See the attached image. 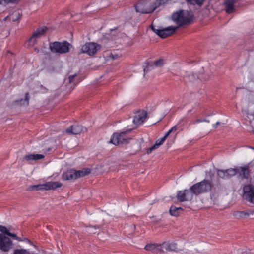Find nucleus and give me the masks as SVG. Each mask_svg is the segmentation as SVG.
<instances>
[{
  "mask_svg": "<svg viewBox=\"0 0 254 254\" xmlns=\"http://www.w3.org/2000/svg\"><path fill=\"white\" fill-rule=\"evenodd\" d=\"M47 30L46 27H42L37 29L29 39L27 43L29 46H33Z\"/></svg>",
  "mask_w": 254,
  "mask_h": 254,
  "instance_id": "f8f14e48",
  "label": "nucleus"
},
{
  "mask_svg": "<svg viewBox=\"0 0 254 254\" xmlns=\"http://www.w3.org/2000/svg\"><path fill=\"white\" fill-rule=\"evenodd\" d=\"M242 112H247L252 111L254 108V98L249 97L244 99L241 102Z\"/></svg>",
  "mask_w": 254,
  "mask_h": 254,
  "instance_id": "4468645a",
  "label": "nucleus"
},
{
  "mask_svg": "<svg viewBox=\"0 0 254 254\" xmlns=\"http://www.w3.org/2000/svg\"><path fill=\"white\" fill-rule=\"evenodd\" d=\"M45 156L40 154H28L25 155L22 158L23 161L31 162L33 161H37L43 159Z\"/></svg>",
  "mask_w": 254,
  "mask_h": 254,
  "instance_id": "a211bd4d",
  "label": "nucleus"
},
{
  "mask_svg": "<svg viewBox=\"0 0 254 254\" xmlns=\"http://www.w3.org/2000/svg\"><path fill=\"white\" fill-rule=\"evenodd\" d=\"M146 117L147 113L145 111L142 110L137 112L133 117L132 127L128 130L130 131L142 124Z\"/></svg>",
  "mask_w": 254,
  "mask_h": 254,
  "instance_id": "1a4fd4ad",
  "label": "nucleus"
},
{
  "mask_svg": "<svg viewBox=\"0 0 254 254\" xmlns=\"http://www.w3.org/2000/svg\"><path fill=\"white\" fill-rule=\"evenodd\" d=\"M76 175L77 179L82 177L90 173V169L88 168H84L80 170H76Z\"/></svg>",
  "mask_w": 254,
  "mask_h": 254,
  "instance_id": "b1692460",
  "label": "nucleus"
},
{
  "mask_svg": "<svg viewBox=\"0 0 254 254\" xmlns=\"http://www.w3.org/2000/svg\"><path fill=\"white\" fill-rule=\"evenodd\" d=\"M243 197L247 201L254 204V186L247 185L244 187Z\"/></svg>",
  "mask_w": 254,
  "mask_h": 254,
  "instance_id": "9d476101",
  "label": "nucleus"
},
{
  "mask_svg": "<svg viewBox=\"0 0 254 254\" xmlns=\"http://www.w3.org/2000/svg\"><path fill=\"white\" fill-rule=\"evenodd\" d=\"M218 175L221 178L228 179V174L226 170H218L217 172Z\"/></svg>",
  "mask_w": 254,
  "mask_h": 254,
  "instance_id": "c756f323",
  "label": "nucleus"
},
{
  "mask_svg": "<svg viewBox=\"0 0 254 254\" xmlns=\"http://www.w3.org/2000/svg\"><path fill=\"white\" fill-rule=\"evenodd\" d=\"M129 131V130L128 129L120 133H114L111 138L110 142L115 145L127 142V138L126 136V134Z\"/></svg>",
  "mask_w": 254,
  "mask_h": 254,
  "instance_id": "6e6552de",
  "label": "nucleus"
},
{
  "mask_svg": "<svg viewBox=\"0 0 254 254\" xmlns=\"http://www.w3.org/2000/svg\"><path fill=\"white\" fill-rule=\"evenodd\" d=\"M167 138V137H166V136L164 135V136L163 138H162L161 139L157 140L156 141L155 144L158 145L160 146L161 145H162L163 143V142L165 141V140Z\"/></svg>",
  "mask_w": 254,
  "mask_h": 254,
  "instance_id": "2f4dec72",
  "label": "nucleus"
},
{
  "mask_svg": "<svg viewBox=\"0 0 254 254\" xmlns=\"http://www.w3.org/2000/svg\"><path fill=\"white\" fill-rule=\"evenodd\" d=\"M181 207H176L175 206H172L170 208V213L172 216H177L179 214V211L182 210Z\"/></svg>",
  "mask_w": 254,
  "mask_h": 254,
  "instance_id": "a878e982",
  "label": "nucleus"
},
{
  "mask_svg": "<svg viewBox=\"0 0 254 254\" xmlns=\"http://www.w3.org/2000/svg\"><path fill=\"white\" fill-rule=\"evenodd\" d=\"M161 4V0H140L135 5L137 12L150 13L154 11Z\"/></svg>",
  "mask_w": 254,
  "mask_h": 254,
  "instance_id": "f257e3e1",
  "label": "nucleus"
},
{
  "mask_svg": "<svg viewBox=\"0 0 254 254\" xmlns=\"http://www.w3.org/2000/svg\"><path fill=\"white\" fill-rule=\"evenodd\" d=\"M211 188V183L207 180H204L192 186L190 188V190L192 194L198 195L209 191Z\"/></svg>",
  "mask_w": 254,
  "mask_h": 254,
  "instance_id": "7ed1b4c3",
  "label": "nucleus"
},
{
  "mask_svg": "<svg viewBox=\"0 0 254 254\" xmlns=\"http://www.w3.org/2000/svg\"><path fill=\"white\" fill-rule=\"evenodd\" d=\"M227 173L228 174V178L235 175L236 173H238L237 168L236 169H229L226 170Z\"/></svg>",
  "mask_w": 254,
  "mask_h": 254,
  "instance_id": "c85d7f7f",
  "label": "nucleus"
},
{
  "mask_svg": "<svg viewBox=\"0 0 254 254\" xmlns=\"http://www.w3.org/2000/svg\"><path fill=\"white\" fill-rule=\"evenodd\" d=\"M172 19L178 25V28L190 23L192 20V15L188 10H181L174 12L172 15Z\"/></svg>",
  "mask_w": 254,
  "mask_h": 254,
  "instance_id": "f03ea898",
  "label": "nucleus"
},
{
  "mask_svg": "<svg viewBox=\"0 0 254 254\" xmlns=\"http://www.w3.org/2000/svg\"><path fill=\"white\" fill-rule=\"evenodd\" d=\"M178 199L181 201L190 200L192 198V194L190 190H185L184 191H180L177 194Z\"/></svg>",
  "mask_w": 254,
  "mask_h": 254,
  "instance_id": "f3484780",
  "label": "nucleus"
},
{
  "mask_svg": "<svg viewBox=\"0 0 254 254\" xmlns=\"http://www.w3.org/2000/svg\"><path fill=\"white\" fill-rule=\"evenodd\" d=\"M177 130V127L176 126H173L165 135L167 137L172 132L175 131Z\"/></svg>",
  "mask_w": 254,
  "mask_h": 254,
  "instance_id": "72a5a7b5",
  "label": "nucleus"
},
{
  "mask_svg": "<svg viewBox=\"0 0 254 254\" xmlns=\"http://www.w3.org/2000/svg\"><path fill=\"white\" fill-rule=\"evenodd\" d=\"M148 68H144V72H147V71H148Z\"/></svg>",
  "mask_w": 254,
  "mask_h": 254,
  "instance_id": "a19ab883",
  "label": "nucleus"
},
{
  "mask_svg": "<svg viewBox=\"0 0 254 254\" xmlns=\"http://www.w3.org/2000/svg\"><path fill=\"white\" fill-rule=\"evenodd\" d=\"M85 131H86V128L78 124L71 126L66 130L67 133L72 134H78Z\"/></svg>",
  "mask_w": 254,
  "mask_h": 254,
  "instance_id": "2eb2a0df",
  "label": "nucleus"
},
{
  "mask_svg": "<svg viewBox=\"0 0 254 254\" xmlns=\"http://www.w3.org/2000/svg\"><path fill=\"white\" fill-rule=\"evenodd\" d=\"M177 27L169 26L164 29L155 28L152 26V30L161 38H166V37L173 34L177 29Z\"/></svg>",
  "mask_w": 254,
  "mask_h": 254,
  "instance_id": "9b49d317",
  "label": "nucleus"
},
{
  "mask_svg": "<svg viewBox=\"0 0 254 254\" xmlns=\"http://www.w3.org/2000/svg\"><path fill=\"white\" fill-rule=\"evenodd\" d=\"M23 102H24L23 104L26 105H27L28 104L29 97H28V95L27 94H26L25 99Z\"/></svg>",
  "mask_w": 254,
  "mask_h": 254,
  "instance_id": "c9c22d12",
  "label": "nucleus"
},
{
  "mask_svg": "<svg viewBox=\"0 0 254 254\" xmlns=\"http://www.w3.org/2000/svg\"><path fill=\"white\" fill-rule=\"evenodd\" d=\"M159 147V146L156 144L155 143L154 145H153L152 147H151L148 150H147V153L149 154L153 150L156 149L158 148Z\"/></svg>",
  "mask_w": 254,
  "mask_h": 254,
  "instance_id": "f704fd0d",
  "label": "nucleus"
},
{
  "mask_svg": "<svg viewBox=\"0 0 254 254\" xmlns=\"http://www.w3.org/2000/svg\"><path fill=\"white\" fill-rule=\"evenodd\" d=\"M74 77L75 75H72L69 77V81L70 83L72 82V81L74 80Z\"/></svg>",
  "mask_w": 254,
  "mask_h": 254,
  "instance_id": "58836bf2",
  "label": "nucleus"
},
{
  "mask_svg": "<svg viewBox=\"0 0 254 254\" xmlns=\"http://www.w3.org/2000/svg\"><path fill=\"white\" fill-rule=\"evenodd\" d=\"M72 47V45L66 41L63 42H55L50 45V48L52 52L59 54L68 53Z\"/></svg>",
  "mask_w": 254,
  "mask_h": 254,
  "instance_id": "20e7f679",
  "label": "nucleus"
},
{
  "mask_svg": "<svg viewBox=\"0 0 254 254\" xmlns=\"http://www.w3.org/2000/svg\"><path fill=\"white\" fill-rule=\"evenodd\" d=\"M76 170L71 169L67 170L63 174V179L64 180H75L77 179Z\"/></svg>",
  "mask_w": 254,
  "mask_h": 254,
  "instance_id": "6ab92c4d",
  "label": "nucleus"
},
{
  "mask_svg": "<svg viewBox=\"0 0 254 254\" xmlns=\"http://www.w3.org/2000/svg\"><path fill=\"white\" fill-rule=\"evenodd\" d=\"M226 12L230 14L235 11L237 7H242L245 5L244 0H227L224 3Z\"/></svg>",
  "mask_w": 254,
  "mask_h": 254,
  "instance_id": "423d86ee",
  "label": "nucleus"
},
{
  "mask_svg": "<svg viewBox=\"0 0 254 254\" xmlns=\"http://www.w3.org/2000/svg\"><path fill=\"white\" fill-rule=\"evenodd\" d=\"M254 214V212L253 211H250L249 212L246 211H238L233 214V216L237 219L246 218Z\"/></svg>",
  "mask_w": 254,
  "mask_h": 254,
  "instance_id": "aec40b11",
  "label": "nucleus"
},
{
  "mask_svg": "<svg viewBox=\"0 0 254 254\" xmlns=\"http://www.w3.org/2000/svg\"><path fill=\"white\" fill-rule=\"evenodd\" d=\"M63 186L59 182H48L44 184L33 185L30 187L31 190H50L60 188Z\"/></svg>",
  "mask_w": 254,
  "mask_h": 254,
  "instance_id": "39448f33",
  "label": "nucleus"
},
{
  "mask_svg": "<svg viewBox=\"0 0 254 254\" xmlns=\"http://www.w3.org/2000/svg\"><path fill=\"white\" fill-rule=\"evenodd\" d=\"M162 249H165L167 250L173 251L176 249V244L164 243L162 244Z\"/></svg>",
  "mask_w": 254,
  "mask_h": 254,
  "instance_id": "393cba45",
  "label": "nucleus"
},
{
  "mask_svg": "<svg viewBox=\"0 0 254 254\" xmlns=\"http://www.w3.org/2000/svg\"><path fill=\"white\" fill-rule=\"evenodd\" d=\"M19 0H0V4L14 3L18 2Z\"/></svg>",
  "mask_w": 254,
  "mask_h": 254,
  "instance_id": "7c9ffc66",
  "label": "nucleus"
},
{
  "mask_svg": "<svg viewBox=\"0 0 254 254\" xmlns=\"http://www.w3.org/2000/svg\"><path fill=\"white\" fill-rule=\"evenodd\" d=\"M101 48L99 44L94 42L86 43L83 45L81 49L83 53L91 56L95 54Z\"/></svg>",
  "mask_w": 254,
  "mask_h": 254,
  "instance_id": "0eeeda50",
  "label": "nucleus"
},
{
  "mask_svg": "<svg viewBox=\"0 0 254 254\" xmlns=\"http://www.w3.org/2000/svg\"><path fill=\"white\" fill-rule=\"evenodd\" d=\"M0 231L3 235H7L10 237L13 238L14 239L18 241H22V240L17 237L15 234L11 233L9 232L8 229L3 226H0Z\"/></svg>",
  "mask_w": 254,
  "mask_h": 254,
  "instance_id": "412c9836",
  "label": "nucleus"
},
{
  "mask_svg": "<svg viewBox=\"0 0 254 254\" xmlns=\"http://www.w3.org/2000/svg\"><path fill=\"white\" fill-rule=\"evenodd\" d=\"M107 60H109L110 59H117L119 56L117 54H113L112 53H107L104 55Z\"/></svg>",
  "mask_w": 254,
  "mask_h": 254,
  "instance_id": "bb28decb",
  "label": "nucleus"
},
{
  "mask_svg": "<svg viewBox=\"0 0 254 254\" xmlns=\"http://www.w3.org/2000/svg\"><path fill=\"white\" fill-rule=\"evenodd\" d=\"M203 121H207L208 122H209V121H206V120H197L195 121H194V124L202 122Z\"/></svg>",
  "mask_w": 254,
  "mask_h": 254,
  "instance_id": "4c0bfd02",
  "label": "nucleus"
},
{
  "mask_svg": "<svg viewBox=\"0 0 254 254\" xmlns=\"http://www.w3.org/2000/svg\"><path fill=\"white\" fill-rule=\"evenodd\" d=\"M94 228L93 227H89L88 229V232H89V233H96V232H94L93 231H92V229H93Z\"/></svg>",
  "mask_w": 254,
  "mask_h": 254,
  "instance_id": "ea45409f",
  "label": "nucleus"
},
{
  "mask_svg": "<svg viewBox=\"0 0 254 254\" xmlns=\"http://www.w3.org/2000/svg\"><path fill=\"white\" fill-rule=\"evenodd\" d=\"M254 166V162H251L246 165L237 168L238 173L244 178H247L250 172V168Z\"/></svg>",
  "mask_w": 254,
  "mask_h": 254,
  "instance_id": "dca6fc26",
  "label": "nucleus"
},
{
  "mask_svg": "<svg viewBox=\"0 0 254 254\" xmlns=\"http://www.w3.org/2000/svg\"><path fill=\"white\" fill-rule=\"evenodd\" d=\"M218 125H223V126L224 124H222V123L217 122L215 124H214L213 125V126L214 128H216Z\"/></svg>",
  "mask_w": 254,
  "mask_h": 254,
  "instance_id": "e433bc0d",
  "label": "nucleus"
},
{
  "mask_svg": "<svg viewBox=\"0 0 254 254\" xmlns=\"http://www.w3.org/2000/svg\"><path fill=\"white\" fill-rule=\"evenodd\" d=\"M187 1L192 5L200 6L202 4L204 0H187Z\"/></svg>",
  "mask_w": 254,
  "mask_h": 254,
  "instance_id": "cd10ccee",
  "label": "nucleus"
},
{
  "mask_svg": "<svg viewBox=\"0 0 254 254\" xmlns=\"http://www.w3.org/2000/svg\"><path fill=\"white\" fill-rule=\"evenodd\" d=\"M164 64V60H162V59H160L155 62V65L157 67H159V66L162 65Z\"/></svg>",
  "mask_w": 254,
  "mask_h": 254,
  "instance_id": "473e14b6",
  "label": "nucleus"
},
{
  "mask_svg": "<svg viewBox=\"0 0 254 254\" xmlns=\"http://www.w3.org/2000/svg\"><path fill=\"white\" fill-rule=\"evenodd\" d=\"M20 14L18 11H14L10 13L5 18V20L9 21H16L19 18Z\"/></svg>",
  "mask_w": 254,
  "mask_h": 254,
  "instance_id": "4be33fe9",
  "label": "nucleus"
},
{
  "mask_svg": "<svg viewBox=\"0 0 254 254\" xmlns=\"http://www.w3.org/2000/svg\"><path fill=\"white\" fill-rule=\"evenodd\" d=\"M253 150H254V148H252Z\"/></svg>",
  "mask_w": 254,
  "mask_h": 254,
  "instance_id": "79ce46f5",
  "label": "nucleus"
},
{
  "mask_svg": "<svg viewBox=\"0 0 254 254\" xmlns=\"http://www.w3.org/2000/svg\"><path fill=\"white\" fill-rule=\"evenodd\" d=\"M12 246L11 240L5 235L0 234V250L7 252L12 248Z\"/></svg>",
  "mask_w": 254,
  "mask_h": 254,
  "instance_id": "ddd939ff",
  "label": "nucleus"
},
{
  "mask_svg": "<svg viewBox=\"0 0 254 254\" xmlns=\"http://www.w3.org/2000/svg\"><path fill=\"white\" fill-rule=\"evenodd\" d=\"M145 249L149 251L156 252L157 251L162 249V245H157L155 244H148L145 247Z\"/></svg>",
  "mask_w": 254,
  "mask_h": 254,
  "instance_id": "5701e85b",
  "label": "nucleus"
}]
</instances>
